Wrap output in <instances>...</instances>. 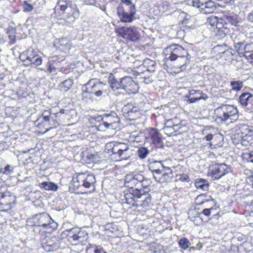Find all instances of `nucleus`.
Returning <instances> with one entry per match:
<instances>
[{
  "mask_svg": "<svg viewBox=\"0 0 253 253\" xmlns=\"http://www.w3.org/2000/svg\"><path fill=\"white\" fill-rule=\"evenodd\" d=\"M98 93L99 96H100L103 94L105 95H108L110 90V85L107 84H103L101 82H98Z\"/></svg>",
  "mask_w": 253,
  "mask_h": 253,
  "instance_id": "obj_33",
  "label": "nucleus"
},
{
  "mask_svg": "<svg viewBox=\"0 0 253 253\" xmlns=\"http://www.w3.org/2000/svg\"><path fill=\"white\" fill-rule=\"evenodd\" d=\"M214 115L215 119L220 122L230 120L231 122L238 118V110L232 105H222L215 109Z\"/></svg>",
  "mask_w": 253,
  "mask_h": 253,
  "instance_id": "obj_3",
  "label": "nucleus"
},
{
  "mask_svg": "<svg viewBox=\"0 0 253 253\" xmlns=\"http://www.w3.org/2000/svg\"><path fill=\"white\" fill-rule=\"evenodd\" d=\"M58 48L61 51L66 54L69 53L70 50L72 47L70 41L66 38H61L59 40Z\"/></svg>",
  "mask_w": 253,
  "mask_h": 253,
  "instance_id": "obj_23",
  "label": "nucleus"
},
{
  "mask_svg": "<svg viewBox=\"0 0 253 253\" xmlns=\"http://www.w3.org/2000/svg\"><path fill=\"white\" fill-rule=\"evenodd\" d=\"M129 191H126L127 192H126L125 191L124 192L125 199L127 203H130L132 201L140 199L143 195H145L144 193L140 194L139 192L141 191H132V193L128 192Z\"/></svg>",
  "mask_w": 253,
  "mask_h": 253,
  "instance_id": "obj_22",
  "label": "nucleus"
},
{
  "mask_svg": "<svg viewBox=\"0 0 253 253\" xmlns=\"http://www.w3.org/2000/svg\"><path fill=\"white\" fill-rule=\"evenodd\" d=\"M203 246L201 243H199L197 245V248L198 250H200L202 249Z\"/></svg>",
  "mask_w": 253,
  "mask_h": 253,
  "instance_id": "obj_64",
  "label": "nucleus"
},
{
  "mask_svg": "<svg viewBox=\"0 0 253 253\" xmlns=\"http://www.w3.org/2000/svg\"><path fill=\"white\" fill-rule=\"evenodd\" d=\"M98 82L95 83L93 80H90L85 84L82 88L83 97L91 98L92 94H94L96 96H99L98 93Z\"/></svg>",
  "mask_w": 253,
  "mask_h": 253,
  "instance_id": "obj_11",
  "label": "nucleus"
},
{
  "mask_svg": "<svg viewBox=\"0 0 253 253\" xmlns=\"http://www.w3.org/2000/svg\"><path fill=\"white\" fill-rule=\"evenodd\" d=\"M162 4L163 6H166L167 8H168L169 6V3L166 1H163L162 2Z\"/></svg>",
  "mask_w": 253,
  "mask_h": 253,
  "instance_id": "obj_63",
  "label": "nucleus"
},
{
  "mask_svg": "<svg viewBox=\"0 0 253 253\" xmlns=\"http://www.w3.org/2000/svg\"><path fill=\"white\" fill-rule=\"evenodd\" d=\"M28 50L22 53L20 55V59L23 62H27L28 63Z\"/></svg>",
  "mask_w": 253,
  "mask_h": 253,
  "instance_id": "obj_54",
  "label": "nucleus"
},
{
  "mask_svg": "<svg viewBox=\"0 0 253 253\" xmlns=\"http://www.w3.org/2000/svg\"><path fill=\"white\" fill-rule=\"evenodd\" d=\"M118 122V118H113L110 115H107L103 118L102 123L98 126V127L102 129L104 126L106 128H110L112 129H115L119 127Z\"/></svg>",
  "mask_w": 253,
  "mask_h": 253,
  "instance_id": "obj_14",
  "label": "nucleus"
},
{
  "mask_svg": "<svg viewBox=\"0 0 253 253\" xmlns=\"http://www.w3.org/2000/svg\"><path fill=\"white\" fill-rule=\"evenodd\" d=\"M173 124L171 121H168V120L165 123L163 129L165 133L168 136L176 135L179 134V131L176 130L175 127L172 126Z\"/></svg>",
  "mask_w": 253,
  "mask_h": 253,
  "instance_id": "obj_25",
  "label": "nucleus"
},
{
  "mask_svg": "<svg viewBox=\"0 0 253 253\" xmlns=\"http://www.w3.org/2000/svg\"><path fill=\"white\" fill-rule=\"evenodd\" d=\"M162 174L161 176H157L156 174H154V179L161 183H163L166 182L169 178V176L168 172L165 171V170H163Z\"/></svg>",
  "mask_w": 253,
  "mask_h": 253,
  "instance_id": "obj_40",
  "label": "nucleus"
},
{
  "mask_svg": "<svg viewBox=\"0 0 253 253\" xmlns=\"http://www.w3.org/2000/svg\"><path fill=\"white\" fill-rule=\"evenodd\" d=\"M245 57L253 65V53L251 54L247 53V55Z\"/></svg>",
  "mask_w": 253,
  "mask_h": 253,
  "instance_id": "obj_57",
  "label": "nucleus"
},
{
  "mask_svg": "<svg viewBox=\"0 0 253 253\" xmlns=\"http://www.w3.org/2000/svg\"><path fill=\"white\" fill-rule=\"evenodd\" d=\"M248 19L249 21L253 22V11L249 14L248 16Z\"/></svg>",
  "mask_w": 253,
  "mask_h": 253,
  "instance_id": "obj_61",
  "label": "nucleus"
},
{
  "mask_svg": "<svg viewBox=\"0 0 253 253\" xmlns=\"http://www.w3.org/2000/svg\"><path fill=\"white\" fill-rule=\"evenodd\" d=\"M205 139L207 141H210L212 140V141L209 144L211 145H213L214 146H215L218 144V143L215 142V140L217 139H219V140H221L222 138V136L220 134L216 135L214 136V137H213V135L211 134L210 133L207 134L204 137V139Z\"/></svg>",
  "mask_w": 253,
  "mask_h": 253,
  "instance_id": "obj_38",
  "label": "nucleus"
},
{
  "mask_svg": "<svg viewBox=\"0 0 253 253\" xmlns=\"http://www.w3.org/2000/svg\"><path fill=\"white\" fill-rule=\"evenodd\" d=\"M136 78L141 83L146 84H149L153 81V78L151 75H149L148 71H144L142 73H138L136 76Z\"/></svg>",
  "mask_w": 253,
  "mask_h": 253,
  "instance_id": "obj_27",
  "label": "nucleus"
},
{
  "mask_svg": "<svg viewBox=\"0 0 253 253\" xmlns=\"http://www.w3.org/2000/svg\"><path fill=\"white\" fill-rule=\"evenodd\" d=\"M190 94L191 95L198 94L199 96L189 98L188 95H186L185 97L188 98L187 102L189 103H193L201 99L206 100L208 98V96L200 90H192L190 91Z\"/></svg>",
  "mask_w": 253,
  "mask_h": 253,
  "instance_id": "obj_21",
  "label": "nucleus"
},
{
  "mask_svg": "<svg viewBox=\"0 0 253 253\" xmlns=\"http://www.w3.org/2000/svg\"><path fill=\"white\" fill-rule=\"evenodd\" d=\"M253 97V95L252 93L249 92H244L241 94L239 97V101L241 104L243 106H247L248 104V102L250 99Z\"/></svg>",
  "mask_w": 253,
  "mask_h": 253,
  "instance_id": "obj_32",
  "label": "nucleus"
},
{
  "mask_svg": "<svg viewBox=\"0 0 253 253\" xmlns=\"http://www.w3.org/2000/svg\"><path fill=\"white\" fill-rule=\"evenodd\" d=\"M61 19L67 23H73L80 15V11L75 4L68 5V7L62 11Z\"/></svg>",
  "mask_w": 253,
  "mask_h": 253,
  "instance_id": "obj_8",
  "label": "nucleus"
},
{
  "mask_svg": "<svg viewBox=\"0 0 253 253\" xmlns=\"http://www.w3.org/2000/svg\"><path fill=\"white\" fill-rule=\"evenodd\" d=\"M148 168L153 173L155 172L156 174H161L163 170L168 169L170 170L168 167H164L162 164L161 161H150Z\"/></svg>",
  "mask_w": 253,
  "mask_h": 253,
  "instance_id": "obj_18",
  "label": "nucleus"
},
{
  "mask_svg": "<svg viewBox=\"0 0 253 253\" xmlns=\"http://www.w3.org/2000/svg\"><path fill=\"white\" fill-rule=\"evenodd\" d=\"M115 32L118 36L132 42H135L139 39L138 31L134 26L121 27L116 29Z\"/></svg>",
  "mask_w": 253,
  "mask_h": 253,
  "instance_id": "obj_7",
  "label": "nucleus"
},
{
  "mask_svg": "<svg viewBox=\"0 0 253 253\" xmlns=\"http://www.w3.org/2000/svg\"><path fill=\"white\" fill-rule=\"evenodd\" d=\"M73 81L71 79H67L62 82L60 85L59 87L60 90L63 92H66L71 88L73 85Z\"/></svg>",
  "mask_w": 253,
  "mask_h": 253,
  "instance_id": "obj_36",
  "label": "nucleus"
},
{
  "mask_svg": "<svg viewBox=\"0 0 253 253\" xmlns=\"http://www.w3.org/2000/svg\"><path fill=\"white\" fill-rule=\"evenodd\" d=\"M69 111L68 110L61 109L58 112L55 113L54 116H58L59 115H61L62 116H64V117L65 118V116L69 114Z\"/></svg>",
  "mask_w": 253,
  "mask_h": 253,
  "instance_id": "obj_53",
  "label": "nucleus"
},
{
  "mask_svg": "<svg viewBox=\"0 0 253 253\" xmlns=\"http://www.w3.org/2000/svg\"><path fill=\"white\" fill-rule=\"evenodd\" d=\"M230 85L232 87V89L235 91H239L243 86L242 82L239 81H232L230 83Z\"/></svg>",
  "mask_w": 253,
  "mask_h": 253,
  "instance_id": "obj_41",
  "label": "nucleus"
},
{
  "mask_svg": "<svg viewBox=\"0 0 253 253\" xmlns=\"http://www.w3.org/2000/svg\"><path fill=\"white\" fill-rule=\"evenodd\" d=\"M51 114V110H44L42 114V116H48V117H50V115Z\"/></svg>",
  "mask_w": 253,
  "mask_h": 253,
  "instance_id": "obj_59",
  "label": "nucleus"
},
{
  "mask_svg": "<svg viewBox=\"0 0 253 253\" xmlns=\"http://www.w3.org/2000/svg\"><path fill=\"white\" fill-rule=\"evenodd\" d=\"M192 5L206 14L213 13L216 9L214 2L211 0H193Z\"/></svg>",
  "mask_w": 253,
  "mask_h": 253,
  "instance_id": "obj_9",
  "label": "nucleus"
},
{
  "mask_svg": "<svg viewBox=\"0 0 253 253\" xmlns=\"http://www.w3.org/2000/svg\"><path fill=\"white\" fill-rule=\"evenodd\" d=\"M136 10L127 9L126 7L117 8V14L121 21L130 23L133 20Z\"/></svg>",
  "mask_w": 253,
  "mask_h": 253,
  "instance_id": "obj_13",
  "label": "nucleus"
},
{
  "mask_svg": "<svg viewBox=\"0 0 253 253\" xmlns=\"http://www.w3.org/2000/svg\"><path fill=\"white\" fill-rule=\"evenodd\" d=\"M126 7L127 9L136 10L135 6L132 4L130 0H122L121 3L119 4L117 8Z\"/></svg>",
  "mask_w": 253,
  "mask_h": 253,
  "instance_id": "obj_39",
  "label": "nucleus"
},
{
  "mask_svg": "<svg viewBox=\"0 0 253 253\" xmlns=\"http://www.w3.org/2000/svg\"><path fill=\"white\" fill-rule=\"evenodd\" d=\"M138 108L132 104H128L123 108L124 115L130 119L134 120L136 119L138 113Z\"/></svg>",
  "mask_w": 253,
  "mask_h": 253,
  "instance_id": "obj_19",
  "label": "nucleus"
},
{
  "mask_svg": "<svg viewBox=\"0 0 253 253\" xmlns=\"http://www.w3.org/2000/svg\"><path fill=\"white\" fill-rule=\"evenodd\" d=\"M67 3L65 0H58L56 6L54 9H59L62 12L68 7Z\"/></svg>",
  "mask_w": 253,
  "mask_h": 253,
  "instance_id": "obj_44",
  "label": "nucleus"
},
{
  "mask_svg": "<svg viewBox=\"0 0 253 253\" xmlns=\"http://www.w3.org/2000/svg\"><path fill=\"white\" fill-rule=\"evenodd\" d=\"M69 236H70L75 241H78L80 238V234L81 231L80 229L78 228H72L69 230Z\"/></svg>",
  "mask_w": 253,
  "mask_h": 253,
  "instance_id": "obj_37",
  "label": "nucleus"
},
{
  "mask_svg": "<svg viewBox=\"0 0 253 253\" xmlns=\"http://www.w3.org/2000/svg\"><path fill=\"white\" fill-rule=\"evenodd\" d=\"M16 203L15 196L11 194L9 191H5L3 201L0 202V204L8 205L11 208L13 206L15 205Z\"/></svg>",
  "mask_w": 253,
  "mask_h": 253,
  "instance_id": "obj_24",
  "label": "nucleus"
},
{
  "mask_svg": "<svg viewBox=\"0 0 253 253\" xmlns=\"http://www.w3.org/2000/svg\"><path fill=\"white\" fill-rule=\"evenodd\" d=\"M243 46V44L242 42H238L236 43H235L234 47L235 48L238 50L240 54H242L243 51L241 49V46Z\"/></svg>",
  "mask_w": 253,
  "mask_h": 253,
  "instance_id": "obj_56",
  "label": "nucleus"
},
{
  "mask_svg": "<svg viewBox=\"0 0 253 253\" xmlns=\"http://www.w3.org/2000/svg\"><path fill=\"white\" fill-rule=\"evenodd\" d=\"M148 138L151 142L157 147H161L162 145V141L159 131L154 128H151L149 131Z\"/></svg>",
  "mask_w": 253,
  "mask_h": 253,
  "instance_id": "obj_20",
  "label": "nucleus"
},
{
  "mask_svg": "<svg viewBox=\"0 0 253 253\" xmlns=\"http://www.w3.org/2000/svg\"><path fill=\"white\" fill-rule=\"evenodd\" d=\"M14 171V168L10 165H7L3 169H0V173H2L4 174H10Z\"/></svg>",
  "mask_w": 253,
  "mask_h": 253,
  "instance_id": "obj_45",
  "label": "nucleus"
},
{
  "mask_svg": "<svg viewBox=\"0 0 253 253\" xmlns=\"http://www.w3.org/2000/svg\"><path fill=\"white\" fill-rule=\"evenodd\" d=\"M213 23H216V28L219 31H222L224 34H228L230 29V24L227 23L224 17L217 19L214 17L212 19Z\"/></svg>",
  "mask_w": 253,
  "mask_h": 253,
  "instance_id": "obj_17",
  "label": "nucleus"
},
{
  "mask_svg": "<svg viewBox=\"0 0 253 253\" xmlns=\"http://www.w3.org/2000/svg\"><path fill=\"white\" fill-rule=\"evenodd\" d=\"M195 185L197 188L205 190L209 188V183L204 179L198 178L195 180Z\"/></svg>",
  "mask_w": 253,
  "mask_h": 253,
  "instance_id": "obj_34",
  "label": "nucleus"
},
{
  "mask_svg": "<svg viewBox=\"0 0 253 253\" xmlns=\"http://www.w3.org/2000/svg\"><path fill=\"white\" fill-rule=\"evenodd\" d=\"M42 248L46 252H54L59 248V243L55 237H52L42 243Z\"/></svg>",
  "mask_w": 253,
  "mask_h": 253,
  "instance_id": "obj_15",
  "label": "nucleus"
},
{
  "mask_svg": "<svg viewBox=\"0 0 253 253\" xmlns=\"http://www.w3.org/2000/svg\"><path fill=\"white\" fill-rule=\"evenodd\" d=\"M143 64L147 68L146 71L153 73L155 71L156 63L155 61L150 59H146L144 60Z\"/></svg>",
  "mask_w": 253,
  "mask_h": 253,
  "instance_id": "obj_30",
  "label": "nucleus"
},
{
  "mask_svg": "<svg viewBox=\"0 0 253 253\" xmlns=\"http://www.w3.org/2000/svg\"><path fill=\"white\" fill-rule=\"evenodd\" d=\"M113 90L123 89L127 94H131L138 92L139 87L138 84L130 77H125L122 78L120 82L116 81L112 83Z\"/></svg>",
  "mask_w": 253,
  "mask_h": 253,
  "instance_id": "obj_6",
  "label": "nucleus"
},
{
  "mask_svg": "<svg viewBox=\"0 0 253 253\" xmlns=\"http://www.w3.org/2000/svg\"><path fill=\"white\" fill-rule=\"evenodd\" d=\"M50 121V117H48L47 116H42L41 117H39L37 119V121H40L41 124L43 123H47L48 124H49V122Z\"/></svg>",
  "mask_w": 253,
  "mask_h": 253,
  "instance_id": "obj_49",
  "label": "nucleus"
},
{
  "mask_svg": "<svg viewBox=\"0 0 253 253\" xmlns=\"http://www.w3.org/2000/svg\"><path fill=\"white\" fill-rule=\"evenodd\" d=\"M89 248L94 249V253H108L104 251L102 246L99 245L89 244Z\"/></svg>",
  "mask_w": 253,
  "mask_h": 253,
  "instance_id": "obj_48",
  "label": "nucleus"
},
{
  "mask_svg": "<svg viewBox=\"0 0 253 253\" xmlns=\"http://www.w3.org/2000/svg\"><path fill=\"white\" fill-rule=\"evenodd\" d=\"M4 196H5V192H1V191H0V202H2L3 201Z\"/></svg>",
  "mask_w": 253,
  "mask_h": 253,
  "instance_id": "obj_62",
  "label": "nucleus"
},
{
  "mask_svg": "<svg viewBox=\"0 0 253 253\" xmlns=\"http://www.w3.org/2000/svg\"><path fill=\"white\" fill-rule=\"evenodd\" d=\"M138 155L141 159H144L149 153V150L145 147H140L137 151Z\"/></svg>",
  "mask_w": 253,
  "mask_h": 253,
  "instance_id": "obj_47",
  "label": "nucleus"
},
{
  "mask_svg": "<svg viewBox=\"0 0 253 253\" xmlns=\"http://www.w3.org/2000/svg\"><path fill=\"white\" fill-rule=\"evenodd\" d=\"M27 54L28 55L27 65L34 64L39 66L42 64V58L37 54V52L34 49L32 48H29Z\"/></svg>",
  "mask_w": 253,
  "mask_h": 253,
  "instance_id": "obj_16",
  "label": "nucleus"
},
{
  "mask_svg": "<svg viewBox=\"0 0 253 253\" xmlns=\"http://www.w3.org/2000/svg\"><path fill=\"white\" fill-rule=\"evenodd\" d=\"M80 188L79 181L78 180H73L69 186V190H77Z\"/></svg>",
  "mask_w": 253,
  "mask_h": 253,
  "instance_id": "obj_50",
  "label": "nucleus"
},
{
  "mask_svg": "<svg viewBox=\"0 0 253 253\" xmlns=\"http://www.w3.org/2000/svg\"><path fill=\"white\" fill-rule=\"evenodd\" d=\"M46 66L47 67V71L50 73L55 72L56 71L55 67L53 65L51 61H50L48 62V63L46 64Z\"/></svg>",
  "mask_w": 253,
  "mask_h": 253,
  "instance_id": "obj_52",
  "label": "nucleus"
},
{
  "mask_svg": "<svg viewBox=\"0 0 253 253\" xmlns=\"http://www.w3.org/2000/svg\"><path fill=\"white\" fill-rule=\"evenodd\" d=\"M168 121H171L173 124L172 126L175 127L176 130L179 131V133H181L186 130V126L182 124L181 120L177 117L168 120Z\"/></svg>",
  "mask_w": 253,
  "mask_h": 253,
  "instance_id": "obj_26",
  "label": "nucleus"
},
{
  "mask_svg": "<svg viewBox=\"0 0 253 253\" xmlns=\"http://www.w3.org/2000/svg\"><path fill=\"white\" fill-rule=\"evenodd\" d=\"M87 158L88 160L90 161L91 162L95 163L98 161L97 158L98 157L96 155L94 154H89L87 156Z\"/></svg>",
  "mask_w": 253,
  "mask_h": 253,
  "instance_id": "obj_55",
  "label": "nucleus"
},
{
  "mask_svg": "<svg viewBox=\"0 0 253 253\" xmlns=\"http://www.w3.org/2000/svg\"><path fill=\"white\" fill-rule=\"evenodd\" d=\"M178 243L179 247L184 250H185L189 248L192 250L195 249V247H190L191 243L186 238L184 237L181 238L179 240Z\"/></svg>",
  "mask_w": 253,
  "mask_h": 253,
  "instance_id": "obj_35",
  "label": "nucleus"
},
{
  "mask_svg": "<svg viewBox=\"0 0 253 253\" xmlns=\"http://www.w3.org/2000/svg\"><path fill=\"white\" fill-rule=\"evenodd\" d=\"M242 157L245 161L253 163V151L243 153Z\"/></svg>",
  "mask_w": 253,
  "mask_h": 253,
  "instance_id": "obj_46",
  "label": "nucleus"
},
{
  "mask_svg": "<svg viewBox=\"0 0 253 253\" xmlns=\"http://www.w3.org/2000/svg\"><path fill=\"white\" fill-rule=\"evenodd\" d=\"M23 7L24 11L30 12L33 9V6L28 3L26 1H25L23 4Z\"/></svg>",
  "mask_w": 253,
  "mask_h": 253,
  "instance_id": "obj_51",
  "label": "nucleus"
},
{
  "mask_svg": "<svg viewBox=\"0 0 253 253\" xmlns=\"http://www.w3.org/2000/svg\"><path fill=\"white\" fill-rule=\"evenodd\" d=\"M7 34L11 43H14L16 42L15 31L13 28H9Z\"/></svg>",
  "mask_w": 253,
  "mask_h": 253,
  "instance_id": "obj_43",
  "label": "nucleus"
},
{
  "mask_svg": "<svg viewBox=\"0 0 253 253\" xmlns=\"http://www.w3.org/2000/svg\"><path fill=\"white\" fill-rule=\"evenodd\" d=\"M211 176L214 180L221 178L230 171V168L225 164H216L212 167L211 170Z\"/></svg>",
  "mask_w": 253,
  "mask_h": 253,
  "instance_id": "obj_10",
  "label": "nucleus"
},
{
  "mask_svg": "<svg viewBox=\"0 0 253 253\" xmlns=\"http://www.w3.org/2000/svg\"><path fill=\"white\" fill-rule=\"evenodd\" d=\"M34 231L39 232L42 229L43 232L51 233L56 230L58 224L55 222L50 216L45 213H41L34 215L32 218Z\"/></svg>",
  "mask_w": 253,
  "mask_h": 253,
  "instance_id": "obj_1",
  "label": "nucleus"
},
{
  "mask_svg": "<svg viewBox=\"0 0 253 253\" xmlns=\"http://www.w3.org/2000/svg\"><path fill=\"white\" fill-rule=\"evenodd\" d=\"M180 180L183 182H188L190 180V178H189V177L186 175V174H184V175H181L180 177Z\"/></svg>",
  "mask_w": 253,
  "mask_h": 253,
  "instance_id": "obj_58",
  "label": "nucleus"
},
{
  "mask_svg": "<svg viewBox=\"0 0 253 253\" xmlns=\"http://www.w3.org/2000/svg\"><path fill=\"white\" fill-rule=\"evenodd\" d=\"M232 139L236 140V143L249 145L253 142V130L248 125H241Z\"/></svg>",
  "mask_w": 253,
  "mask_h": 253,
  "instance_id": "obj_5",
  "label": "nucleus"
},
{
  "mask_svg": "<svg viewBox=\"0 0 253 253\" xmlns=\"http://www.w3.org/2000/svg\"><path fill=\"white\" fill-rule=\"evenodd\" d=\"M39 186L40 188L44 189V190H57L58 188L57 184L49 181L40 183Z\"/></svg>",
  "mask_w": 253,
  "mask_h": 253,
  "instance_id": "obj_31",
  "label": "nucleus"
},
{
  "mask_svg": "<svg viewBox=\"0 0 253 253\" xmlns=\"http://www.w3.org/2000/svg\"><path fill=\"white\" fill-rule=\"evenodd\" d=\"M164 53L167 59L171 61L177 60L178 61L181 60L182 65H178V67L180 68L181 71L186 69L189 54L181 46L177 44L171 45L164 49Z\"/></svg>",
  "mask_w": 253,
  "mask_h": 253,
  "instance_id": "obj_2",
  "label": "nucleus"
},
{
  "mask_svg": "<svg viewBox=\"0 0 253 253\" xmlns=\"http://www.w3.org/2000/svg\"><path fill=\"white\" fill-rule=\"evenodd\" d=\"M55 120H54L55 122L57 123V124L59 125V122H61V121L65 118L64 116H62L61 115H59L58 116H55Z\"/></svg>",
  "mask_w": 253,
  "mask_h": 253,
  "instance_id": "obj_60",
  "label": "nucleus"
},
{
  "mask_svg": "<svg viewBox=\"0 0 253 253\" xmlns=\"http://www.w3.org/2000/svg\"><path fill=\"white\" fill-rule=\"evenodd\" d=\"M95 182V178L94 175L88 174L86 178L83 180L82 186L84 188H88L91 186L94 187V183Z\"/></svg>",
  "mask_w": 253,
  "mask_h": 253,
  "instance_id": "obj_29",
  "label": "nucleus"
},
{
  "mask_svg": "<svg viewBox=\"0 0 253 253\" xmlns=\"http://www.w3.org/2000/svg\"><path fill=\"white\" fill-rule=\"evenodd\" d=\"M128 146L123 143L112 141L107 143L105 146V150L110 155H115L118 160H126L129 157L128 153Z\"/></svg>",
  "mask_w": 253,
  "mask_h": 253,
  "instance_id": "obj_4",
  "label": "nucleus"
},
{
  "mask_svg": "<svg viewBox=\"0 0 253 253\" xmlns=\"http://www.w3.org/2000/svg\"><path fill=\"white\" fill-rule=\"evenodd\" d=\"M207 195L206 194H203L198 196L196 200L197 201H199V203H198V205H201L205 203V202H207L211 201V205H212V206L210 208L204 209L201 213L208 216L214 211L216 210L218 208V207L216 206V204L214 202L213 199L211 198V196H210V198H211L210 200L207 199Z\"/></svg>",
  "mask_w": 253,
  "mask_h": 253,
  "instance_id": "obj_12",
  "label": "nucleus"
},
{
  "mask_svg": "<svg viewBox=\"0 0 253 253\" xmlns=\"http://www.w3.org/2000/svg\"><path fill=\"white\" fill-rule=\"evenodd\" d=\"M223 17L227 23L230 24V28L231 26H237L240 22V19L237 15H225Z\"/></svg>",
  "mask_w": 253,
  "mask_h": 253,
  "instance_id": "obj_28",
  "label": "nucleus"
},
{
  "mask_svg": "<svg viewBox=\"0 0 253 253\" xmlns=\"http://www.w3.org/2000/svg\"><path fill=\"white\" fill-rule=\"evenodd\" d=\"M247 53L251 54L253 53V43H249L244 46V51H243V56H246Z\"/></svg>",
  "mask_w": 253,
  "mask_h": 253,
  "instance_id": "obj_42",
  "label": "nucleus"
}]
</instances>
